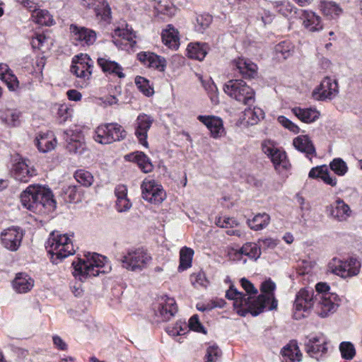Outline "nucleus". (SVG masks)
Returning a JSON list of instances; mask_svg holds the SVG:
<instances>
[{
	"instance_id": "5",
	"label": "nucleus",
	"mask_w": 362,
	"mask_h": 362,
	"mask_svg": "<svg viewBox=\"0 0 362 362\" xmlns=\"http://www.w3.org/2000/svg\"><path fill=\"white\" fill-rule=\"evenodd\" d=\"M224 92L230 98L245 105L251 106L255 102V93L244 81L231 79L223 86Z\"/></svg>"
},
{
	"instance_id": "20",
	"label": "nucleus",
	"mask_w": 362,
	"mask_h": 362,
	"mask_svg": "<svg viewBox=\"0 0 362 362\" xmlns=\"http://www.w3.org/2000/svg\"><path fill=\"white\" fill-rule=\"evenodd\" d=\"M197 119L207 127L213 138L218 139L224 134L223 122L220 117L213 115H199Z\"/></svg>"
},
{
	"instance_id": "40",
	"label": "nucleus",
	"mask_w": 362,
	"mask_h": 362,
	"mask_svg": "<svg viewBox=\"0 0 362 362\" xmlns=\"http://www.w3.org/2000/svg\"><path fill=\"white\" fill-rule=\"evenodd\" d=\"M270 221L269 216L266 214H258L252 220H248L249 227L254 230H260L266 228Z\"/></svg>"
},
{
	"instance_id": "52",
	"label": "nucleus",
	"mask_w": 362,
	"mask_h": 362,
	"mask_svg": "<svg viewBox=\"0 0 362 362\" xmlns=\"http://www.w3.org/2000/svg\"><path fill=\"white\" fill-rule=\"evenodd\" d=\"M221 349L216 345L210 346L206 349V362H216L221 356Z\"/></svg>"
},
{
	"instance_id": "25",
	"label": "nucleus",
	"mask_w": 362,
	"mask_h": 362,
	"mask_svg": "<svg viewBox=\"0 0 362 362\" xmlns=\"http://www.w3.org/2000/svg\"><path fill=\"white\" fill-rule=\"evenodd\" d=\"M233 66L245 78H252L257 74V65L250 59L238 58L233 62Z\"/></svg>"
},
{
	"instance_id": "35",
	"label": "nucleus",
	"mask_w": 362,
	"mask_h": 362,
	"mask_svg": "<svg viewBox=\"0 0 362 362\" xmlns=\"http://www.w3.org/2000/svg\"><path fill=\"white\" fill-rule=\"evenodd\" d=\"M93 6L98 18L104 21H108L110 19L111 9L106 0H95Z\"/></svg>"
},
{
	"instance_id": "6",
	"label": "nucleus",
	"mask_w": 362,
	"mask_h": 362,
	"mask_svg": "<svg viewBox=\"0 0 362 362\" xmlns=\"http://www.w3.org/2000/svg\"><path fill=\"white\" fill-rule=\"evenodd\" d=\"M127 132L117 123H108L98 126L93 136L94 140L101 144H109L125 139Z\"/></svg>"
},
{
	"instance_id": "27",
	"label": "nucleus",
	"mask_w": 362,
	"mask_h": 362,
	"mask_svg": "<svg viewBox=\"0 0 362 362\" xmlns=\"http://www.w3.org/2000/svg\"><path fill=\"white\" fill-rule=\"evenodd\" d=\"M35 144L41 153H47L54 149L57 139L52 133H40L35 139Z\"/></svg>"
},
{
	"instance_id": "49",
	"label": "nucleus",
	"mask_w": 362,
	"mask_h": 362,
	"mask_svg": "<svg viewBox=\"0 0 362 362\" xmlns=\"http://www.w3.org/2000/svg\"><path fill=\"white\" fill-rule=\"evenodd\" d=\"M135 83L141 92L146 96H151L154 91L153 88L149 85V82L145 78L141 76H136L135 78Z\"/></svg>"
},
{
	"instance_id": "39",
	"label": "nucleus",
	"mask_w": 362,
	"mask_h": 362,
	"mask_svg": "<svg viewBox=\"0 0 362 362\" xmlns=\"http://www.w3.org/2000/svg\"><path fill=\"white\" fill-rule=\"evenodd\" d=\"M32 18L35 23L41 25L50 26L54 23L52 16L47 10L35 8L33 11Z\"/></svg>"
},
{
	"instance_id": "61",
	"label": "nucleus",
	"mask_w": 362,
	"mask_h": 362,
	"mask_svg": "<svg viewBox=\"0 0 362 362\" xmlns=\"http://www.w3.org/2000/svg\"><path fill=\"white\" fill-rule=\"evenodd\" d=\"M216 224L221 228H228L238 226V223L235 220L229 217H219L216 221Z\"/></svg>"
},
{
	"instance_id": "14",
	"label": "nucleus",
	"mask_w": 362,
	"mask_h": 362,
	"mask_svg": "<svg viewBox=\"0 0 362 362\" xmlns=\"http://www.w3.org/2000/svg\"><path fill=\"white\" fill-rule=\"evenodd\" d=\"M317 313L322 317H326L333 314L337 310L341 301L339 297L334 293H325L317 299Z\"/></svg>"
},
{
	"instance_id": "63",
	"label": "nucleus",
	"mask_w": 362,
	"mask_h": 362,
	"mask_svg": "<svg viewBox=\"0 0 362 362\" xmlns=\"http://www.w3.org/2000/svg\"><path fill=\"white\" fill-rule=\"evenodd\" d=\"M132 206V204L127 198L117 200L116 207L119 212H124L129 210Z\"/></svg>"
},
{
	"instance_id": "3",
	"label": "nucleus",
	"mask_w": 362,
	"mask_h": 362,
	"mask_svg": "<svg viewBox=\"0 0 362 362\" xmlns=\"http://www.w3.org/2000/svg\"><path fill=\"white\" fill-rule=\"evenodd\" d=\"M105 258L98 254H93L86 259H78L77 262H73V275L83 281L88 277L96 276L100 273L105 272L101 269L104 267Z\"/></svg>"
},
{
	"instance_id": "64",
	"label": "nucleus",
	"mask_w": 362,
	"mask_h": 362,
	"mask_svg": "<svg viewBox=\"0 0 362 362\" xmlns=\"http://www.w3.org/2000/svg\"><path fill=\"white\" fill-rule=\"evenodd\" d=\"M241 286L244 288V290L248 294H256L257 293V288H255L254 285L245 278H243L240 280Z\"/></svg>"
},
{
	"instance_id": "10",
	"label": "nucleus",
	"mask_w": 362,
	"mask_h": 362,
	"mask_svg": "<svg viewBox=\"0 0 362 362\" xmlns=\"http://www.w3.org/2000/svg\"><path fill=\"white\" fill-rule=\"evenodd\" d=\"M71 66V72L76 77L83 80L81 86H86V82L92 74L93 61L87 54L77 56L74 59Z\"/></svg>"
},
{
	"instance_id": "62",
	"label": "nucleus",
	"mask_w": 362,
	"mask_h": 362,
	"mask_svg": "<svg viewBox=\"0 0 362 362\" xmlns=\"http://www.w3.org/2000/svg\"><path fill=\"white\" fill-rule=\"evenodd\" d=\"M321 180H323L325 183L329 185L332 187H334L337 185V180L334 176H332L330 173L328 172L327 168H325L322 176Z\"/></svg>"
},
{
	"instance_id": "1",
	"label": "nucleus",
	"mask_w": 362,
	"mask_h": 362,
	"mask_svg": "<svg viewBox=\"0 0 362 362\" xmlns=\"http://www.w3.org/2000/svg\"><path fill=\"white\" fill-rule=\"evenodd\" d=\"M20 199L24 208L38 214L52 212L57 205L52 191L40 185H29L22 192Z\"/></svg>"
},
{
	"instance_id": "23",
	"label": "nucleus",
	"mask_w": 362,
	"mask_h": 362,
	"mask_svg": "<svg viewBox=\"0 0 362 362\" xmlns=\"http://www.w3.org/2000/svg\"><path fill=\"white\" fill-rule=\"evenodd\" d=\"M329 215L338 222H344L351 216L352 211L343 199L338 198L330 205Z\"/></svg>"
},
{
	"instance_id": "42",
	"label": "nucleus",
	"mask_w": 362,
	"mask_h": 362,
	"mask_svg": "<svg viewBox=\"0 0 362 362\" xmlns=\"http://www.w3.org/2000/svg\"><path fill=\"white\" fill-rule=\"evenodd\" d=\"M273 7L275 8L276 12L281 14L285 17H291L293 13H295L296 11H298L299 9H296L293 5H291L287 1H274L272 3Z\"/></svg>"
},
{
	"instance_id": "60",
	"label": "nucleus",
	"mask_w": 362,
	"mask_h": 362,
	"mask_svg": "<svg viewBox=\"0 0 362 362\" xmlns=\"http://www.w3.org/2000/svg\"><path fill=\"white\" fill-rule=\"evenodd\" d=\"M115 35L122 37V39L124 40L129 41L131 44L135 43V41L134 40L136 37V35L134 33L131 31L118 28L115 30Z\"/></svg>"
},
{
	"instance_id": "38",
	"label": "nucleus",
	"mask_w": 362,
	"mask_h": 362,
	"mask_svg": "<svg viewBox=\"0 0 362 362\" xmlns=\"http://www.w3.org/2000/svg\"><path fill=\"white\" fill-rule=\"evenodd\" d=\"M320 8L322 12L328 16L334 18L342 13L341 7L335 2L327 0H320Z\"/></svg>"
},
{
	"instance_id": "28",
	"label": "nucleus",
	"mask_w": 362,
	"mask_h": 362,
	"mask_svg": "<svg viewBox=\"0 0 362 362\" xmlns=\"http://www.w3.org/2000/svg\"><path fill=\"white\" fill-rule=\"evenodd\" d=\"M64 137L67 142V148L70 152L76 154H81L86 149V145L83 138L81 135H74L73 131H66Z\"/></svg>"
},
{
	"instance_id": "43",
	"label": "nucleus",
	"mask_w": 362,
	"mask_h": 362,
	"mask_svg": "<svg viewBox=\"0 0 362 362\" xmlns=\"http://www.w3.org/2000/svg\"><path fill=\"white\" fill-rule=\"evenodd\" d=\"M134 160L137 163L139 168L145 173H150L153 169L149 158L143 152H136L134 156Z\"/></svg>"
},
{
	"instance_id": "12",
	"label": "nucleus",
	"mask_w": 362,
	"mask_h": 362,
	"mask_svg": "<svg viewBox=\"0 0 362 362\" xmlns=\"http://www.w3.org/2000/svg\"><path fill=\"white\" fill-rule=\"evenodd\" d=\"M305 350L311 358L317 361L322 359L328 351L325 338L315 336L308 339L305 342Z\"/></svg>"
},
{
	"instance_id": "58",
	"label": "nucleus",
	"mask_w": 362,
	"mask_h": 362,
	"mask_svg": "<svg viewBox=\"0 0 362 362\" xmlns=\"http://www.w3.org/2000/svg\"><path fill=\"white\" fill-rule=\"evenodd\" d=\"M278 122L285 128L289 129L293 133L297 134L300 131V128L296 124L284 116H279L278 117Z\"/></svg>"
},
{
	"instance_id": "17",
	"label": "nucleus",
	"mask_w": 362,
	"mask_h": 362,
	"mask_svg": "<svg viewBox=\"0 0 362 362\" xmlns=\"http://www.w3.org/2000/svg\"><path fill=\"white\" fill-rule=\"evenodd\" d=\"M70 30L71 40L76 45H93L96 40V33L93 30L71 25Z\"/></svg>"
},
{
	"instance_id": "32",
	"label": "nucleus",
	"mask_w": 362,
	"mask_h": 362,
	"mask_svg": "<svg viewBox=\"0 0 362 362\" xmlns=\"http://www.w3.org/2000/svg\"><path fill=\"white\" fill-rule=\"evenodd\" d=\"M291 111L296 117L305 123L313 122L320 117V112L315 108L296 107Z\"/></svg>"
},
{
	"instance_id": "15",
	"label": "nucleus",
	"mask_w": 362,
	"mask_h": 362,
	"mask_svg": "<svg viewBox=\"0 0 362 362\" xmlns=\"http://www.w3.org/2000/svg\"><path fill=\"white\" fill-rule=\"evenodd\" d=\"M11 174L16 180L28 182L37 175V172L29 160L21 158L13 164Z\"/></svg>"
},
{
	"instance_id": "9",
	"label": "nucleus",
	"mask_w": 362,
	"mask_h": 362,
	"mask_svg": "<svg viewBox=\"0 0 362 362\" xmlns=\"http://www.w3.org/2000/svg\"><path fill=\"white\" fill-rule=\"evenodd\" d=\"M141 188L143 198L151 203L160 204L166 197L163 187L154 180L145 179Z\"/></svg>"
},
{
	"instance_id": "22",
	"label": "nucleus",
	"mask_w": 362,
	"mask_h": 362,
	"mask_svg": "<svg viewBox=\"0 0 362 362\" xmlns=\"http://www.w3.org/2000/svg\"><path fill=\"white\" fill-rule=\"evenodd\" d=\"M296 16L303 21V25L305 29L310 32L319 31L322 29L321 18L314 12L300 9L296 11Z\"/></svg>"
},
{
	"instance_id": "46",
	"label": "nucleus",
	"mask_w": 362,
	"mask_h": 362,
	"mask_svg": "<svg viewBox=\"0 0 362 362\" xmlns=\"http://www.w3.org/2000/svg\"><path fill=\"white\" fill-rule=\"evenodd\" d=\"M212 21V17L209 14L198 15L196 18V23L194 27L199 33H204V31L209 28Z\"/></svg>"
},
{
	"instance_id": "18",
	"label": "nucleus",
	"mask_w": 362,
	"mask_h": 362,
	"mask_svg": "<svg viewBox=\"0 0 362 362\" xmlns=\"http://www.w3.org/2000/svg\"><path fill=\"white\" fill-rule=\"evenodd\" d=\"M23 237V233L20 228H9L1 233V244L11 251H16L21 244Z\"/></svg>"
},
{
	"instance_id": "21",
	"label": "nucleus",
	"mask_w": 362,
	"mask_h": 362,
	"mask_svg": "<svg viewBox=\"0 0 362 362\" xmlns=\"http://www.w3.org/2000/svg\"><path fill=\"white\" fill-rule=\"evenodd\" d=\"M315 300L313 288H303L296 295L294 308L296 311H307L313 306Z\"/></svg>"
},
{
	"instance_id": "53",
	"label": "nucleus",
	"mask_w": 362,
	"mask_h": 362,
	"mask_svg": "<svg viewBox=\"0 0 362 362\" xmlns=\"http://www.w3.org/2000/svg\"><path fill=\"white\" fill-rule=\"evenodd\" d=\"M8 86L10 90H15L18 87L19 82L17 77L13 74L12 71H9L3 78L1 79Z\"/></svg>"
},
{
	"instance_id": "56",
	"label": "nucleus",
	"mask_w": 362,
	"mask_h": 362,
	"mask_svg": "<svg viewBox=\"0 0 362 362\" xmlns=\"http://www.w3.org/2000/svg\"><path fill=\"white\" fill-rule=\"evenodd\" d=\"M191 281L193 285L201 286L203 287H206L208 285V281L206 278L205 274L202 271L192 274L191 275Z\"/></svg>"
},
{
	"instance_id": "50",
	"label": "nucleus",
	"mask_w": 362,
	"mask_h": 362,
	"mask_svg": "<svg viewBox=\"0 0 362 362\" xmlns=\"http://www.w3.org/2000/svg\"><path fill=\"white\" fill-rule=\"evenodd\" d=\"M64 199L68 202H78L80 200V194L76 186L69 185L64 189Z\"/></svg>"
},
{
	"instance_id": "55",
	"label": "nucleus",
	"mask_w": 362,
	"mask_h": 362,
	"mask_svg": "<svg viewBox=\"0 0 362 362\" xmlns=\"http://www.w3.org/2000/svg\"><path fill=\"white\" fill-rule=\"evenodd\" d=\"M188 327L195 332L206 333V330L202 323L199 321V316L197 315H192L189 320Z\"/></svg>"
},
{
	"instance_id": "19",
	"label": "nucleus",
	"mask_w": 362,
	"mask_h": 362,
	"mask_svg": "<svg viewBox=\"0 0 362 362\" xmlns=\"http://www.w3.org/2000/svg\"><path fill=\"white\" fill-rule=\"evenodd\" d=\"M153 122V118L145 114L139 115L135 122V136L145 147H148L146 139Z\"/></svg>"
},
{
	"instance_id": "7",
	"label": "nucleus",
	"mask_w": 362,
	"mask_h": 362,
	"mask_svg": "<svg viewBox=\"0 0 362 362\" xmlns=\"http://www.w3.org/2000/svg\"><path fill=\"white\" fill-rule=\"evenodd\" d=\"M122 267L129 271L141 272L151 261V256L143 248L129 250L120 259Z\"/></svg>"
},
{
	"instance_id": "11",
	"label": "nucleus",
	"mask_w": 362,
	"mask_h": 362,
	"mask_svg": "<svg viewBox=\"0 0 362 362\" xmlns=\"http://www.w3.org/2000/svg\"><path fill=\"white\" fill-rule=\"evenodd\" d=\"M227 298L233 300V307L236 313L240 315L245 317L247 313H251L250 305H252V298L239 292L236 288L230 287L226 292Z\"/></svg>"
},
{
	"instance_id": "30",
	"label": "nucleus",
	"mask_w": 362,
	"mask_h": 362,
	"mask_svg": "<svg viewBox=\"0 0 362 362\" xmlns=\"http://www.w3.org/2000/svg\"><path fill=\"white\" fill-rule=\"evenodd\" d=\"M97 62L103 72L117 76L120 78H124L125 74L122 71V67L116 62L105 57H99Z\"/></svg>"
},
{
	"instance_id": "54",
	"label": "nucleus",
	"mask_w": 362,
	"mask_h": 362,
	"mask_svg": "<svg viewBox=\"0 0 362 362\" xmlns=\"http://www.w3.org/2000/svg\"><path fill=\"white\" fill-rule=\"evenodd\" d=\"M280 243L279 239L272 238H265L259 239L257 241L259 248L267 249H274Z\"/></svg>"
},
{
	"instance_id": "36",
	"label": "nucleus",
	"mask_w": 362,
	"mask_h": 362,
	"mask_svg": "<svg viewBox=\"0 0 362 362\" xmlns=\"http://www.w3.org/2000/svg\"><path fill=\"white\" fill-rule=\"evenodd\" d=\"M264 117L263 110L258 107H254L251 108L250 106L246 108L243 112V119L250 125H254Z\"/></svg>"
},
{
	"instance_id": "8",
	"label": "nucleus",
	"mask_w": 362,
	"mask_h": 362,
	"mask_svg": "<svg viewBox=\"0 0 362 362\" xmlns=\"http://www.w3.org/2000/svg\"><path fill=\"white\" fill-rule=\"evenodd\" d=\"M327 267L330 272L342 278H348L359 273L360 263L355 258L343 261L334 257L329 262Z\"/></svg>"
},
{
	"instance_id": "16",
	"label": "nucleus",
	"mask_w": 362,
	"mask_h": 362,
	"mask_svg": "<svg viewBox=\"0 0 362 362\" xmlns=\"http://www.w3.org/2000/svg\"><path fill=\"white\" fill-rule=\"evenodd\" d=\"M337 93L338 84L337 81L329 77H325L320 85L314 90L313 95L315 99L323 100L332 99Z\"/></svg>"
},
{
	"instance_id": "31",
	"label": "nucleus",
	"mask_w": 362,
	"mask_h": 362,
	"mask_svg": "<svg viewBox=\"0 0 362 362\" xmlns=\"http://www.w3.org/2000/svg\"><path fill=\"white\" fill-rule=\"evenodd\" d=\"M293 144L298 151L305 153L307 157L315 155V148L310 138L306 135H300L295 138Z\"/></svg>"
},
{
	"instance_id": "29",
	"label": "nucleus",
	"mask_w": 362,
	"mask_h": 362,
	"mask_svg": "<svg viewBox=\"0 0 362 362\" xmlns=\"http://www.w3.org/2000/svg\"><path fill=\"white\" fill-rule=\"evenodd\" d=\"M281 354L284 362H300L302 361V353L295 341H292L284 346Z\"/></svg>"
},
{
	"instance_id": "51",
	"label": "nucleus",
	"mask_w": 362,
	"mask_h": 362,
	"mask_svg": "<svg viewBox=\"0 0 362 362\" xmlns=\"http://www.w3.org/2000/svg\"><path fill=\"white\" fill-rule=\"evenodd\" d=\"M148 66L163 71L166 66V61L163 57L153 54L148 63Z\"/></svg>"
},
{
	"instance_id": "33",
	"label": "nucleus",
	"mask_w": 362,
	"mask_h": 362,
	"mask_svg": "<svg viewBox=\"0 0 362 362\" xmlns=\"http://www.w3.org/2000/svg\"><path fill=\"white\" fill-rule=\"evenodd\" d=\"M209 51V46L206 43L194 42L188 45L187 48V56L189 58L203 60Z\"/></svg>"
},
{
	"instance_id": "48",
	"label": "nucleus",
	"mask_w": 362,
	"mask_h": 362,
	"mask_svg": "<svg viewBox=\"0 0 362 362\" xmlns=\"http://www.w3.org/2000/svg\"><path fill=\"white\" fill-rule=\"evenodd\" d=\"M339 351L343 358L352 359L356 355V349L354 344L349 341H343L339 345Z\"/></svg>"
},
{
	"instance_id": "44",
	"label": "nucleus",
	"mask_w": 362,
	"mask_h": 362,
	"mask_svg": "<svg viewBox=\"0 0 362 362\" xmlns=\"http://www.w3.org/2000/svg\"><path fill=\"white\" fill-rule=\"evenodd\" d=\"M74 178L76 180L84 187H90L94 181L92 174L85 170L80 169L75 172Z\"/></svg>"
},
{
	"instance_id": "26",
	"label": "nucleus",
	"mask_w": 362,
	"mask_h": 362,
	"mask_svg": "<svg viewBox=\"0 0 362 362\" xmlns=\"http://www.w3.org/2000/svg\"><path fill=\"white\" fill-rule=\"evenodd\" d=\"M34 279L28 274L20 272L16 274L12 281V287L18 293H26L34 286Z\"/></svg>"
},
{
	"instance_id": "47",
	"label": "nucleus",
	"mask_w": 362,
	"mask_h": 362,
	"mask_svg": "<svg viewBox=\"0 0 362 362\" xmlns=\"http://www.w3.org/2000/svg\"><path fill=\"white\" fill-rule=\"evenodd\" d=\"M329 167L339 176L344 175L348 171L346 163L340 158L333 159L329 163Z\"/></svg>"
},
{
	"instance_id": "2",
	"label": "nucleus",
	"mask_w": 362,
	"mask_h": 362,
	"mask_svg": "<svg viewBox=\"0 0 362 362\" xmlns=\"http://www.w3.org/2000/svg\"><path fill=\"white\" fill-rule=\"evenodd\" d=\"M46 249L53 263L57 264V259H62L74 253V245L66 234H59L52 232L45 245Z\"/></svg>"
},
{
	"instance_id": "4",
	"label": "nucleus",
	"mask_w": 362,
	"mask_h": 362,
	"mask_svg": "<svg viewBox=\"0 0 362 362\" xmlns=\"http://www.w3.org/2000/svg\"><path fill=\"white\" fill-rule=\"evenodd\" d=\"M275 288V284L270 279L262 283L261 294L256 299L252 300V305L249 307L252 309L250 310L253 316L258 315L264 309L272 310L277 308L278 301L274 297Z\"/></svg>"
},
{
	"instance_id": "59",
	"label": "nucleus",
	"mask_w": 362,
	"mask_h": 362,
	"mask_svg": "<svg viewBox=\"0 0 362 362\" xmlns=\"http://www.w3.org/2000/svg\"><path fill=\"white\" fill-rule=\"evenodd\" d=\"M57 115L59 122L63 123L71 116V110L66 105H62L58 108Z\"/></svg>"
},
{
	"instance_id": "57",
	"label": "nucleus",
	"mask_w": 362,
	"mask_h": 362,
	"mask_svg": "<svg viewBox=\"0 0 362 362\" xmlns=\"http://www.w3.org/2000/svg\"><path fill=\"white\" fill-rule=\"evenodd\" d=\"M157 9L161 13L169 16H173L175 12V8L168 1H160L158 5Z\"/></svg>"
},
{
	"instance_id": "37",
	"label": "nucleus",
	"mask_w": 362,
	"mask_h": 362,
	"mask_svg": "<svg viewBox=\"0 0 362 362\" xmlns=\"http://www.w3.org/2000/svg\"><path fill=\"white\" fill-rule=\"evenodd\" d=\"M240 255L247 256L250 259L257 260L261 256V249L258 243L248 242L245 243L238 252Z\"/></svg>"
},
{
	"instance_id": "34",
	"label": "nucleus",
	"mask_w": 362,
	"mask_h": 362,
	"mask_svg": "<svg viewBox=\"0 0 362 362\" xmlns=\"http://www.w3.org/2000/svg\"><path fill=\"white\" fill-rule=\"evenodd\" d=\"M178 32L173 27L168 25V28L162 33L163 42L169 48L177 49L180 45Z\"/></svg>"
},
{
	"instance_id": "45",
	"label": "nucleus",
	"mask_w": 362,
	"mask_h": 362,
	"mask_svg": "<svg viewBox=\"0 0 362 362\" xmlns=\"http://www.w3.org/2000/svg\"><path fill=\"white\" fill-rule=\"evenodd\" d=\"M275 50L278 57L287 59L293 53L294 47L291 42L284 41L279 43L275 47Z\"/></svg>"
},
{
	"instance_id": "13",
	"label": "nucleus",
	"mask_w": 362,
	"mask_h": 362,
	"mask_svg": "<svg viewBox=\"0 0 362 362\" xmlns=\"http://www.w3.org/2000/svg\"><path fill=\"white\" fill-rule=\"evenodd\" d=\"M262 151L271 158L276 170L287 169L289 163L286 159V153L275 147L274 144L270 141H264L262 144Z\"/></svg>"
},
{
	"instance_id": "24",
	"label": "nucleus",
	"mask_w": 362,
	"mask_h": 362,
	"mask_svg": "<svg viewBox=\"0 0 362 362\" xmlns=\"http://www.w3.org/2000/svg\"><path fill=\"white\" fill-rule=\"evenodd\" d=\"M177 311V307L174 298L166 296L160 298L158 313L163 321L170 320Z\"/></svg>"
},
{
	"instance_id": "41",
	"label": "nucleus",
	"mask_w": 362,
	"mask_h": 362,
	"mask_svg": "<svg viewBox=\"0 0 362 362\" xmlns=\"http://www.w3.org/2000/svg\"><path fill=\"white\" fill-rule=\"evenodd\" d=\"M194 255L192 249L184 247L180 252L179 271H184L192 266V260Z\"/></svg>"
}]
</instances>
